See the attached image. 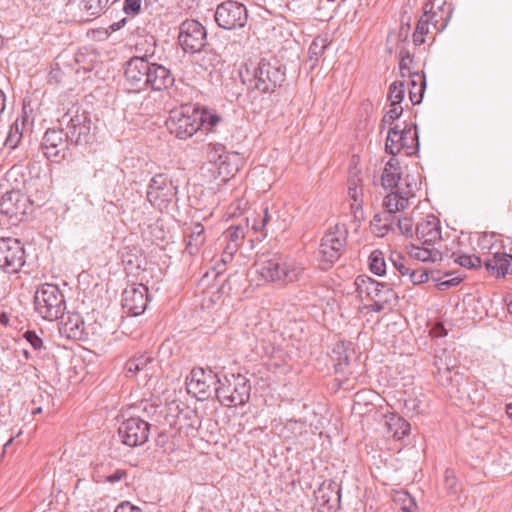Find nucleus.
<instances>
[{"mask_svg": "<svg viewBox=\"0 0 512 512\" xmlns=\"http://www.w3.org/2000/svg\"><path fill=\"white\" fill-rule=\"evenodd\" d=\"M242 82L260 93H273L285 81L286 69L278 60L261 59L240 72Z\"/></svg>", "mask_w": 512, "mask_h": 512, "instance_id": "f257e3e1", "label": "nucleus"}, {"mask_svg": "<svg viewBox=\"0 0 512 512\" xmlns=\"http://www.w3.org/2000/svg\"><path fill=\"white\" fill-rule=\"evenodd\" d=\"M304 267L281 256L261 260L256 264V271L265 282L285 286L299 282L304 278Z\"/></svg>", "mask_w": 512, "mask_h": 512, "instance_id": "f03ea898", "label": "nucleus"}, {"mask_svg": "<svg viewBox=\"0 0 512 512\" xmlns=\"http://www.w3.org/2000/svg\"><path fill=\"white\" fill-rule=\"evenodd\" d=\"M251 385L241 374H225L219 376L216 389L218 401L226 407H236L249 401Z\"/></svg>", "mask_w": 512, "mask_h": 512, "instance_id": "7ed1b4c3", "label": "nucleus"}, {"mask_svg": "<svg viewBox=\"0 0 512 512\" xmlns=\"http://www.w3.org/2000/svg\"><path fill=\"white\" fill-rule=\"evenodd\" d=\"M35 311L47 321H54L64 315L66 302L63 293L54 284L40 285L34 295Z\"/></svg>", "mask_w": 512, "mask_h": 512, "instance_id": "20e7f679", "label": "nucleus"}, {"mask_svg": "<svg viewBox=\"0 0 512 512\" xmlns=\"http://www.w3.org/2000/svg\"><path fill=\"white\" fill-rule=\"evenodd\" d=\"M58 122L72 144L86 145L91 141V119L88 113L78 105H73L59 118Z\"/></svg>", "mask_w": 512, "mask_h": 512, "instance_id": "39448f33", "label": "nucleus"}, {"mask_svg": "<svg viewBox=\"0 0 512 512\" xmlns=\"http://www.w3.org/2000/svg\"><path fill=\"white\" fill-rule=\"evenodd\" d=\"M347 241V230L344 225H335L323 236L317 259L322 270L330 269L339 260L345 250Z\"/></svg>", "mask_w": 512, "mask_h": 512, "instance_id": "423d86ee", "label": "nucleus"}, {"mask_svg": "<svg viewBox=\"0 0 512 512\" xmlns=\"http://www.w3.org/2000/svg\"><path fill=\"white\" fill-rule=\"evenodd\" d=\"M448 379V376H447ZM449 390L451 398L463 408L480 405L485 397V387L480 381L455 373Z\"/></svg>", "mask_w": 512, "mask_h": 512, "instance_id": "0eeeda50", "label": "nucleus"}, {"mask_svg": "<svg viewBox=\"0 0 512 512\" xmlns=\"http://www.w3.org/2000/svg\"><path fill=\"white\" fill-rule=\"evenodd\" d=\"M419 135L416 125L405 124L403 128L395 125L388 130L385 142L386 153L395 158L402 150L406 155H414L419 150Z\"/></svg>", "mask_w": 512, "mask_h": 512, "instance_id": "6e6552de", "label": "nucleus"}, {"mask_svg": "<svg viewBox=\"0 0 512 512\" xmlns=\"http://www.w3.org/2000/svg\"><path fill=\"white\" fill-rule=\"evenodd\" d=\"M201 123L198 110L190 106H183L170 112L166 126L171 134L185 140L201 129Z\"/></svg>", "mask_w": 512, "mask_h": 512, "instance_id": "1a4fd4ad", "label": "nucleus"}, {"mask_svg": "<svg viewBox=\"0 0 512 512\" xmlns=\"http://www.w3.org/2000/svg\"><path fill=\"white\" fill-rule=\"evenodd\" d=\"M178 42L185 53H200L207 45L206 28L196 20L187 19L180 24Z\"/></svg>", "mask_w": 512, "mask_h": 512, "instance_id": "9d476101", "label": "nucleus"}, {"mask_svg": "<svg viewBox=\"0 0 512 512\" xmlns=\"http://www.w3.org/2000/svg\"><path fill=\"white\" fill-rule=\"evenodd\" d=\"M177 193L168 175L158 173L154 175L147 186L146 199L156 209L163 210L168 207Z\"/></svg>", "mask_w": 512, "mask_h": 512, "instance_id": "9b49d317", "label": "nucleus"}, {"mask_svg": "<svg viewBox=\"0 0 512 512\" xmlns=\"http://www.w3.org/2000/svg\"><path fill=\"white\" fill-rule=\"evenodd\" d=\"M26 263L23 243L16 238L0 239V268L9 274L21 271Z\"/></svg>", "mask_w": 512, "mask_h": 512, "instance_id": "f8f14e48", "label": "nucleus"}, {"mask_svg": "<svg viewBox=\"0 0 512 512\" xmlns=\"http://www.w3.org/2000/svg\"><path fill=\"white\" fill-rule=\"evenodd\" d=\"M214 18L220 28L233 30L246 25L248 12L242 3L227 0L216 7Z\"/></svg>", "mask_w": 512, "mask_h": 512, "instance_id": "ddd939ff", "label": "nucleus"}, {"mask_svg": "<svg viewBox=\"0 0 512 512\" xmlns=\"http://www.w3.org/2000/svg\"><path fill=\"white\" fill-rule=\"evenodd\" d=\"M219 375L211 369L193 368L186 379L187 390L199 400H205L216 393Z\"/></svg>", "mask_w": 512, "mask_h": 512, "instance_id": "4468645a", "label": "nucleus"}, {"mask_svg": "<svg viewBox=\"0 0 512 512\" xmlns=\"http://www.w3.org/2000/svg\"><path fill=\"white\" fill-rule=\"evenodd\" d=\"M33 201L18 187L6 191L0 198V213L10 219L22 221L32 212Z\"/></svg>", "mask_w": 512, "mask_h": 512, "instance_id": "2eb2a0df", "label": "nucleus"}, {"mask_svg": "<svg viewBox=\"0 0 512 512\" xmlns=\"http://www.w3.org/2000/svg\"><path fill=\"white\" fill-rule=\"evenodd\" d=\"M151 425L140 417H130L118 427L121 442L128 447H138L148 441Z\"/></svg>", "mask_w": 512, "mask_h": 512, "instance_id": "dca6fc26", "label": "nucleus"}, {"mask_svg": "<svg viewBox=\"0 0 512 512\" xmlns=\"http://www.w3.org/2000/svg\"><path fill=\"white\" fill-rule=\"evenodd\" d=\"M151 63V56H134L124 65V76L126 84L132 91L147 89L148 74Z\"/></svg>", "mask_w": 512, "mask_h": 512, "instance_id": "f3484780", "label": "nucleus"}, {"mask_svg": "<svg viewBox=\"0 0 512 512\" xmlns=\"http://www.w3.org/2000/svg\"><path fill=\"white\" fill-rule=\"evenodd\" d=\"M357 291L365 294L369 300H376L379 303L396 305L398 302L397 293L383 282L376 281L367 276H358L355 280Z\"/></svg>", "mask_w": 512, "mask_h": 512, "instance_id": "a211bd4d", "label": "nucleus"}, {"mask_svg": "<svg viewBox=\"0 0 512 512\" xmlns=\"http://www.w3.org/2000/svg\"><path fill=\"white\" fill-rule=\"evenodd\" d=\"M70 139L67 138L64 128L48 129L42 138L40 148L47 159L60 162L65 158Z\"/></svg>", "mask_w": 512, "mask_h": 512, "instance_id": "6ab92c4d", "label": "nucleus"}, {"mask_svg": "<svg viewBox=\"0 0 512 512\" xmlns=\"http://www.w3.org/2000/svg\"><path fill=\"white\" fill-rule=\"evenodd\" d=\"M209 160L217 166L218 174L223 179L235 175L240 169L242 158L237 152H227L221 144H215L209 152Z\"/></svg>", "mask_w": 512, "mask_h": 512, "instance_id": "aec40b11", "label": "nucleus"}, {"mask_svg": "<svg viewBox=\"0 0 512 512\" xmlns=\"http://www.w3.org/2000/svg\"><path fill=\"white\" fill-rule=\"evenodd\" d=\"M148 302V287L144 284H132L122 293V307L131 316L143 314Z\"/></svg>", "mask_w": 512, "mask_h": 512, "instance_id": "412c9836", "label": "nucleus"}, {"mask_svg": "<svg viewBox=\"0 0 512 512\" xmlns=\"http://www.w3.org/2000/svg\"><path fill=\"white\" fill-rule=\"evenodd\" d=\"M150 68L151 69H149L150 71L147 78V89L161 92L168 91L173 87L175 83V77L170 69L164 65L152 61L150 63Z\"/></svg>", "mask_w": 512, "mask_h": 512, "instance_id": "4be33fe9", "label": "nucleus"}, {"mask_svg": "<svg viewBox=\"0 0 512 512\" xmlns=\"http://www.w3.org/2000/svg\"><path fill=\"white\" fill-rule=\"evenodd\" d=\"M416 237L422 245L434 246L442 238L439 219L434 215H428L416 226Z\"/></svg>", "mask_w": 512, "mask_h": 512, "instance_id": "5701e85b", "label": "nucleus"}, {"mask_svg": "<svg viewBox=\"0 0 512 512\" xmlns=\"http://www.w3.org/2000/svg\"><path fill=\"white\" fill-rule=\"evenodd\" d=\"M485 268L495 273L497 277L512 275V255L505 252H495L492 257L484 261Z\"/></svg>", "mask_w": 512, "mask_h": 512, "instance_id": "b1692460", "label": "nucleus"}, {"mask_svg": "<svg viewBox=\"0 0 512 512\" xmlns=\"http://www.w3.org/2000/svg\"><path fill=\"white\" fill-rule=\"evenodd\" d=\"M408 255L421 262H437L442 260V253L432 246L411 243L406 246Z\"/></svg>", "mask_w": 512, "mask_h": 512, "instance_id": "393cba45", "label": "nucleus"}, {"mask_svg": "<svg viewBox=\"0 0 512 512\" xmlns=\"http://www.w3.org/2000/svg\"><path fill=\"white\" fill-rule=\"evenodd\" d=\"M382 186L384 189L393 190L401 181L400 163L392 157L386 164L382 173Z\"/></svg>", "mask_w": 512, "mask_h": 512, "instance_id": "a878e982", "label": "nucleus"}, {"mask_svg": "<svg viewBox=\"0 0 512 512\" xmlns=\"http://www.w3.org/2000/svg\"><path fill=\"white\" fill-rule=\"evenodd\" d=\"M430 5V2L425 4V12L420 17L415 31L413 33V43L415 46H420L425 42L424 36L427 35L430 32V20H433V18L436 17V14H429L428 6Z\"/></svg>", "mask_w": 512, "mask_h": 512, "instance_id": "bb28decb", "label": "nucleus"}, {"mask_svg": "<svg viewBox=\"0 0 512 512\" xmlns=\"http://www.w3.org/2000/svg\"><path fill=\"white\" fill-rule=\"evenodd\" d=\"M63 329L69 338L80 339L84 334V322L78 314H74L63 322Z\"/></svg>", "mask_w": 512, "mask_h": 512, "instance_id": "cd10ccee", "label": "nucleus"}, {"mask_svg": "<svg viewBox=\"0 0 512 512\" xmlns=\"http://www.w3.org/2000/svg\"><path fill=\"white\" fill-rule=\"evenodd\" d=\"M412 88L409 91V97L413 105L420 104L423 99L426 81L424 74L413 73L411 79Z\"/></svg>", "mask_w": 512, "mask_h": 512, "instance_id": "c85d7f7f", "label": "nucleus"}, {"mask_svg": "<svg viewBox=\"0 0 512 512\" xmlns=\"http://www.w3.org/2000/svg\"><path fill=\"white\" fill-rule=\"evenodd\" d=\"M154 361V358L149 354H142L135 356L126 363L127 374H135L141 371H148L149 365Z\"/></svg>", "mask_w": 512, "mask_h": 512, "instance_id": "c756f323", "label": "nucleus"}, {"mask_svg": "<svg viewBox=\"0 0 512 512\" xmlns=\"http://www.w3.org/2000/svg\"><path fill=\"white\" fill-rule=\"evenodd\" d=\"M204 241V227L201 224H196L192 228V232L186 245V250L190 255H194L198 252Z\"/></svg>", "mask_w": 512, "mask_h": 512, "instance_id": "7c9ffc66", "label": "nucleus"}, {"mask_svg": "<svg viewBox=\"0 0 512 512\" xmlns=\"http://www.w3.org/2000/svg\"><path fill=\"white\" fill-rule=\"evenodd\" d=\"M24 122V119H16L15 122L10 126L5 139V146L9 147L10 149H15L18 146L23 136Z\"/></svg>", "mask_w": 512, "mask_h": 512, "instance_id": "2f4dec72", "label": "nucleus"}, {"mask_svg": "<svg viewBox=\"0 0 512 512\" xmlns=\"http://www.w3.org/2000/svg\"><path fill=\"white\" fill-rule=\"evenodd\" d=\"M109 0H81L82 10L88 17L97 18L108 8Z\"/></svg>", "mask_w": 512, "mask_h": 512, "instance_id": "473e14b6", "label": "nucleus"}, {"mask_svg": "<svg viewBox=\"0 0 512 512\" xmlns=\"http://www.w3.org/2000/svg\"><path fill=\"white\" fill-rule=\"evenodd\" d=\"M288 10L299 17L309 15L313 10V0H287Z\"/></svg>", "mask_w": 512, "mask_h": 512, "instance_id": "72a5a7b5", "label": "nucleus"}, {"mask_svg": "<svg viewBox=\"0 0 512 512\" xmlns=\"http://www.w3.org/2000/svg\"><path fill=\"white\" fill-rule=\"evenodd\" d=\"M329 45L330 41L327 36H317L314 38L308 50L309 59L311 61L314 60L316 63Z\"/></svg>", "mask_w": 512, "mask_h": 512, "instance_id": "f704fd0d", "label": "nucleus"}, {"mask_svg": "<svg viewBox=\"0 0 512 512\" xmlns=\"http://www.w3.org/2000/svg\"><path fill=\"white\" fill-rule=\"evenodd\" d=\"M332 359L335 362L334 367L336 372H343L349 365V356L346 352L344 344H337L332 351Z\"/></svg>", "mask_w": 512, "mask_h": 512, "instance_id": "c9c22d12", "label": "nucleus"}, {"mask_svg": "<svg viewBox=\"0 0 512 512\" xmlns=\"http://www.w3.org/2000/svg\"><path fill=\"white\" fill-rule=\"evenodd\" d=\"M369 267L373 274L382 276L386 272L384 255L380 250H374L369 256Z\"/></svg>", "mask_w": 512, "mask_h": 512, "instance_id": "e433bc0d", "label": "nucleus"}, {"mask_svg": "<svg viewBox=\"0 0 512 512\" xmlns=\"http://www.w3.org/2000/svg\"><path fill=\"white\" fill-rule=\"evenodd\" d=\"M201 116V128L207 131H212L214 127L221 121V117L206 109L195 108Z\"/></svg>", "mask_w": 512, "mask_h": 512, "instance_id": "4c0bfd02", "label": "nucleus"}, {"mask_svg": "<svg viewBox=\"0 0 512 512\" xmlns=\"http://www.w3.org/2000/svg\"><path fill=\"white\" fill-rule=\"evenodd\" d=\"M405 86L403 82L395 81L389 88L390 106L401 105L404 99Z\"/></svg>", "mask_w": 512, "mask_h": 512, "instance_id": "58836bf2", "label": "nucleus"}, {"mask_svg": "<svg viewBox=\"0 0 512 512\" xmlns=\"http://www.w3.org/2000/svg\"><path fill=\"white\" fill-rule=\"evenodd\" d=\"M245 236V228L241 226H230L223 234V242L241 244Z\"/></svg>", "mask_w": 512, "mask_h": 512, "instance_id": "ea45409f", "label": "nucleus"}, {"mask_svg": "<svg viewBox=\"0 0 512 512\" xmlns=\"http://www.w3.org/2000/svg\"><path fill=\"white\" fill-rule=\"evenodd\" d=\"M453 257H455L454 261L457 264H459L460 266L465 267V268H469V269L478 268V267H481V265H482L481 258L478 256L467 255V254L456 255L455 253H453Z\"/></svg>", "mask_w": 512, "mask_h": 512, "instance_id": "a19ab883", "label": "nucleus"}, {"mask_svg": "<svg viewBox=\"0 0 512 512\" xmlns=\"http://www.w3.org/2000/svg\"><path fill=\"white\" fill-rule=\"evenodd\" d=\"M391 423H389V427L395 426L396 429L393 432V436L398 439L407 435L410 430V424L401 417L391 418Z\"/></svg>", "mask_w": 512, "mask_h": 512, "instance_id": "79ce46f5", "label": "nucleus"}, {"mask_svg": "<svg viewBox=\"0 0 512 512\" xmlns=\"http://www.w3.org/2000/svg\"><path fill=\"white\" fill-rule=\"evenodd\" d=\"M444 486L449 494H456L458 491V479L453 469L447 468L444 472Z\"/></svg>", "mask_w": 512, "mask_h": 512, "instance_id": "37998d69", "label": "nucleus"}, {"mask_svg": "<svg viewBox=\"0 0 512 512\" xmlns=\"http://www.w3.org/2000/svg\"><path fill=\"white\" fill-rule=\"evenodd\" d=\"M348 194L353 203L351 204V208L354 210L355 217H357L358 211H362V189H358V187L348 186Z\"/></svg>", "mask_w": 512, "mask_h": 512, "instance_id": "c03bdc74", "label": "nucleus"}, {"mask_svg": "<svg viewBox=\"0 0 512 512\" xmlns=\"http://www.w3.org/2000/svg\"><path fill=\"white\" fill-rule=\"evenodd\" d=\"M412 284L418 285L426 283L429 280V272L426 269H411L407 275Z\"/></svg>", "mask_w": 512, "mask_h": 512, "instance_id": "a18cd8bd", "label": "nucleus"}, {"mask_svg": "<svg viewBox=\"0 0 512 512\" xmlns=\"http://www.w3.org/2000/svg\"><path fill=\"white\" fill-rule=\"evenodd\" d=\"M402 113L403 107L401 105L390 106V109L382 118L381 127L383 128L386 124H392L402 115Z\"/></svg>", "mask_w": 512, "mask_h": 512, "instance_id": "49530a36", "label": "nucleus"}, {"mask_svg": "<svg viewBox=\"0 0 512 512\" xmlns=\"http://www.w3.org/2000/svg\"><path fill=\"white\" fill-rule=\"evenodd\" d=\"M225 246L221 253V262L226 265L233 260L235 253L238 251L240 245L237 243L224 242Z\"/></svg>", "mask_w": 512, "mask_h": 512, "instance_id": "de8ad7c7", "label": "nucleus"}, {"mask_svg": "<svg viewBox=\"0 0 512 512\" xmlns=\"http://www.w3.org/2000/svg\"><path fill=\"white\" fill-rule=\"evenodd\" d=\"M390 260L401 276L408 275L410 268L405 265L404 258L401 254L392 253L390 256Z\"/></svg>", "mask_w": 512, "mask_h": 512, "instance_id": "09e8293b", "label": "nucleus"}, {"mask_svg": "<svg viewBox=\"0 0 512 512\" xmlns=\"http://www.w3.org/2000/svg\"><path fill=\"white\" fill-rule=\"evenodd\" d=\"M142 0H124L123 11L127 15H136L141 11Z\"/></svg>", "mask_w": 512, "mask_h": 512, "instance_id": "8fccbe9b", "label": "nucleus"}, {"mask_svg": "<svg viewBox=\"0 0 512 512\" xmlns=\"http://www.w3.org/2000/svg\"><path fill=\"white\" fill-rule=\"evenodd\" d=\"M397 226L401 233L406 237H412L413 235V221L409 217H403L398 219Z\"/></svg>", "mask_w": 512, "mask_h": 512, "instance_id": "3c124183", "label": "nucleus"}, {"mask_svg": "<svg viewBox=\"0 0 512 512\" xmlns=\"http://www.w3.org/2000/svg\"><path fill=\"white\" fill-rule=\"evenodd\" d=\"M428 7H430V9L428 10L429 14H436V17L433 18V20H430V26H432L436 30V32L442 31L447 25L448 17L443 18V16L438 15L437 12L431 13V9L433 7V5L431 3Z\"/></svg>", "mask_w": 512, "mask_h": 512, "instance_id": "603ef678", "label": "nucleus"}, {"mask_svg": "<svg viewBox=\"0 0 512 512\" xmlns=\"http://www.w3.org/2000/svg\"><path fill=\"white\" fill-rule=\"evenodd\" d=\"M24 338L30 343L34 350H40L43 347L42 339L34 331H26Z\"/></svg>", "mask_w": 512, "mask_h": 512, "instance_id": "864d4df0", "label": "nucleus"}, {"mask_svg": "<svg viewBox=\"0 0 512 512\" xmlns=\"http://www.w3.org/2000/svg\"><path fill=\"white\" fill-rule=\"evenodd\" d=\"M260 216V225H257L256 223H252V229L254 231L263 232L265 230V227L267 226L268 222L271 219V216L268 212V207H264L262 209V215Z\"/></svg>", "mask_w": 512, "mask_h": 512, "instance_id": "5fc2aeb1", "label": "nucleus"}, {"mask_svg": "<svg viewBox=\"0 0 512 512\" xmlns=\"http://www.w3.org/2000/svg\"><path fill=\"white\" fill-rule=\"evenodd\" d=\"M396 198H397V193H392V194L388 195L384 201V205L389 214H394L396 212H399V207L397 206Z\"/></svg>", "mask_w": 512, "mask_h": 512, "instance_id": "6e6d98bb", "label": "nucleus"}, {"mask_svg": "<svg viewBox=\"0 0 512 512\" xmlns=\"http://www.w3.org/2000/svg\"><path fill=\"white\" fill-rule=\"evenodd\" d=\"M411 62H412V57L409 52H406V54L401 57V61L399 64L400 72L403 77L406 76V74H408L412 77L413 73H411L410 67H409V63H411Z\"/></svg>", "mask_w": 512, "mask_h": 512, "instance_id": "4d7b16f0", "label": "nucleus"}, {"mask_svg": "<svg viewBox=\"0 0 512 512\" xmlns=\"http://www.w3.org/2000/svg\"><path fill=\"white\" fill-rule=\"evenodd\" d=\"M114 512H142V510L129 501H122L116 506Z\"/></svg>", "mask_w": 512, "mask_h": 512, "instance_id": "13d9d810", "label": "nucleus"}, {"mask_svg": "<svg viewBox=\"0 0 512 512\" xmlns=\"http://www.w3.org/2000/svg\"><path fill=\"white\" fill-rule=\"evenodd\" d=\"M462 281L460 277H454L449 280L441 281L437 284L439 290H446L448 288L457 286Z\"/></svg>", "mask_w": 512, "mask_h": 512, "instance_id": "bf43d9fd", "label": "nucleus"}, {"mask_svg": "<svg viewBox=\"0 0 512 512\" xmlns=\"http://www.w3.org/2000/svg\"><path fill=\"white\" fill-rule=\"evenodd\" d=\"M127 476V473L125 470H116L112 474L108 475L106 477V481L109 483H117L120 482L122 479H124Z\"/></svg>", "mask_w": 512, "mask_h": 512, "instance_id": "052dcab7", "label": "nucleus"}, {"mask_svg": "<svg viewBox=\"0 0 512 512\" xmlns=\"http://www.w3.org/2000/svg\"><path fill=\"white\" fill-rule=\"evenodd\" d=\"M373 303L368 306V309L372 312L380 313L386 308H391L394 305H388V303H379L376 300H371Z\"/></svg>", "mask_w": 512, "mask_h": 512, "instance_id": "680f3d73", "label": "nucleus"}, {"mask_svg": "<svg viewBox=\"0 0 512 512\" xmlns=\"http://www.w3.org/2000/svg\"><path fill=\"white\" fill-rule=\"evenodd\" d=\"M20 174V169L17 168V167H12L8 172H7V180L8 181H11L12 179H14L15 181L17 180V176Z\"/></svg>", "mask_w": 512, "mask_h": 512, "instance_id": "e2e57ef3", "label": "nucleus"}, {"mask_svg": "<svg viewBox=\"0 0 512 512\" xmlns=\"http://www.w3.org/2000/svg\"><path fill=\"white\" fill-rule=\"evenodd\" d=\"M396 201H397V206L399 207V211L404 210L408 203V199L406 197L399 196L398 194H397Z\"/></svg>", "mask_w": 512, "mask_h": 512, "instance_id": "0e129e2a", "label": "nucleus"}, {"mask_svg": "<svg viewBox=\"0 0 512 512\" xmlns=\"http://www.w3.org/2000/svg\"><path fill=\"white\" fill-rule=\"evenodd\" d=\"M443 360L440 356H435V360H434V365L436 366L437 370H438V373H441V370H442V365H443Z\"/></svg>", "mask_w": 512, "mask_h": 512, "instance_id": "69168bd1", "label": "nucleus"}, {"mask_svg": "<svg viewBox=\"0 0 512 512\" xmlns=\"http://www.w3.org/2000/svg\"><path fill=\"white\" fill-rule=\"evenodd\" d=\"M350 181L352 187H358V183L361 182V179L357 175H354L353 177L349 178L348 186H350Z\"/></svg>", "mask_w": 512, "mask_h": 512, "instance_id": "338daca9", "label": "nucleus"}, {"mask_svg": "<svg viewBox=\"0 0 512 512\" xmlns=\"http://www.w3.org/2000/svg\"><path fill=\"white\" fill-rule=\"evenodd\" d=\"M506 413L510 419H512V403L506 406Z\"/></svg>", "mask_w": 512, "mask_h": 512, "instance_id": "774afa93", "label": "nucleus"}]
</instances>
